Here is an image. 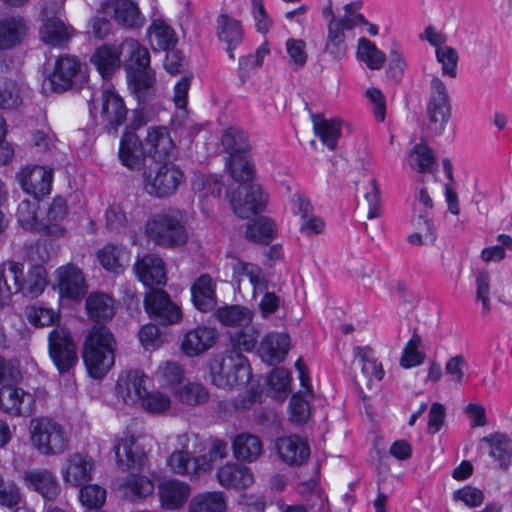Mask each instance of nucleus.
I'll list each match as a JSON object with an SVG mask.
<instances>
[{"label": "nucleus", "mask_w": 512, "mask_h": 512, "mask_svg": "<svg viewBox=\"0 0 512 512\" xmlns=\"http://www.w3.org/2000/svg\"><path fill=\"white\" fill-rule=\"evenodd\" d=\"M48 284L44 266L36 264L24 273V265L12 260L0 264V295L2 301L11 300L13 294L21 293L28 298H36L43 293Z\"/></svg>", "instance_id": "1"}, {"label": "nucleus", "mask_w": 512, "mask_h": 512, "mask_svg": "<svg viewBox=\"0 0 512 512\" xmlns=\"http://www.w3.org/2000/svg\"><path fill=\"white\" fill-rule=\"evenodd\" d=\"M149 241L163 248L184 246L189 238L185 216L178 209H166L152 214L145 223Z\"/></svg>", "instance_id": "2"}, {"label": "nucleus", "mask_w": 512, "mask_h": 512, "mask_svg": "<svg viewBox=\"0 0 512 512\" xmlns=\"http://www.w3.org/2000/svg\"><path fill=\"white\" fill-rule=\"evenodd\" d=\"M116 341L103 326H94L88 333L83 349V360L91 377L101 379L115 362Z\"/></svg>", "instance_id": "3"}, {"label": "nucleus", "mask_w": 512, "mask_h": 512, "mask_svg": "<svg viewBox=\"0 0 512 512\" xmlns=\"http://www.w3.org/2000/svg\"><path fill=\"white\" fill-rule=\"evenodd\" d=\"M212 383L224 390L245 385L251 377V369L247 358L237 350L226 351L215 358L210 365Z\"/></svg>", "instance_id": "4"}, {"label": "nucleus", "mask_w": 512, "mask_h": 512, "mask_svg": "<svg viewBox=\"0 0 512 512\" xmlns=\"http://www.w3.org/2000/svg\"><path fill=\"white\" fill-rule=\"evenodd\" d=\"M29 432L32 445L42 455H59L68 447V437L64 428L51 418L31 419Z\"/></svg>", "instance_id": "5"}, {"label": "nucleus", "mask_w": 512, "mask_h": 512, "mask_svg": "<svg viewBox=\"0 0 512 512\" xmlns=\"http://www.w3.org/2000/svg\"><path fill=\"white\" fill-rule=\"evenodd\" d=\"M184 181L182 170L171 162L144 170L142 174L143 190L158 199L173 196Z\"/></svg>", "instance_id": "6"}, {"label": "nucleus", "mask_w": 512, "mask_h": 512, "mask_svg": "<svg viewBox=\"0 0 512 512\" xmlns=\"http://www.w3.org/2000/svg\"><path fill=\"white\" fill-rule=\"evenodd\" d=\"M452 114L450 97L444 82L433 77L426 108L427 129L434 136H440L446 129Z\"/></svg>", "instance_id": "7"}, {"label": "nucleus", "mask_w": 512, "mask_h": 512, "mask_svg": "<svg viewBox=\"0 0 512 512\" xmlns=\"http://www.w3.org/2000/svg\"><path fill=\"white\" fill-rule=\"evenodd\" d=\"M360 23H366L365 17L353 16L348 19H332L327 23V37L324 53L333 60L341 61L347 55L349 33Z\"/></svg>", "instance_id": "8"}, {"label": "nucleus", "mask_w": 512, "mask_h": 512, "mask_svg": "<svg viewBox=\"0 0 512 512\" xmlns=\"http://www.w3.org/2000/svg\"><path fill=\"white\" fill-rule=\"evenodd\" d=\"M353 353L361 367L360 372L354 375V384L359 393L365 397V390H372L374 385L382 380L384 370L370 347L357 346Z\"/></svg>", "instance_id": "9"}, {"label": "nucleus", "mask_w": 512, "mask_h": 512, "mask_svg": "<svg viewBox=\"0 0 512 512\" xmlns=\"http://www.w3.org/2000/svg\"><path fill=\"white\" fill-rule=\"evenodd\" d=\"M48 347L49 354L59 372H67L77 363L75 344L65 329L56 327L50 331Z\"/></svg>", "instance_id": "10"}, {"label": "nucleus", "mask_w": 512, "mask_h": 512, "mask_svg": "<svg viewBox=\"0 0 512 512\" xmlns=\"http://www.w3.org/2000/svg\"><path fill=\"white\" fill-rule=\"evenodd\" d=\"M145 310L159 324H174L181 320L179 306L173 303L169 295L161 289H150L144 299Z\"/></svg>", "instance_id": "11"}, {"label": "nucleus", "mask_w": 512, "mask_h": 512, "mask_svg": "<svg viewBox=\"0 0 512 512\" xmlns=\"http://www.w3.org/2000/svg\"><path fill=\"white\" fill-rule=\"evenodd\" d=\"M35 397L22 388L7 382L0 388V409L2 412L16 416L28 417L34 413Z\"/></svg>", "instance_id": "12"}, {"label": "nucleus", "mask_w": 512, "mask_h": 512, "mask_svg": "<svg viewBox=\"0 0 512 512\" xmlns=\"http://www.w3.org/2000/svg\"><path fill=\"white\" fill-rule=\"evenodd\" d=\"M267 203V195L260 185H241L232 195L231 206L234 213L243 219L261 212Z\"/></svg>", "instance_id": "13"}, {"label": "nucleus", "mask_w": 512, "mask_h": 512, "mask_svg": "<svg viewBox=\"0 0 512 512\" xmlns=\"http://www.w3.org/2000/svg\"><path fill=\"white\" fill-rule=\"evenodd\" d=\"M17 179L26 193L40 199L51 192L53 172L39 165L27 166L17 173Z\"/></svg>", "instance_id": "14"}, {"label": "nucleus", "mask_w": 512, "mask_h": 512, "mask_svg": "<svg viewBox=\"0 0 512 512\" xmlns=\"http://www.w3.org/2000/svg\"><path fill=\"white\" fill-rule=\"evenodd\" d=\"M56 287L61 297L79 299L87 292V284L80 268L74 264L59 267L56 272Z\"/></svg>", "instance_id": "15"}, {"label": "nucleus", "mask_w": 512, "mask_h": 512, "mask_svg": "<svg viewBox=\"0 0 512 512\" xmlns=\"http://www.w3.org/2000/svg\"><path fill=\"white\" fill-rule=\"evenodd\" d=\"M144 147L147 156L159 162L173 157L176 149L169 130L164 126L148 128Z\"/></svg>", "instance_id": "16"}, {"label": "nucleus", "mask_w": 512, "mask_h": 512, "mask_svg": "<svg viewBox=\"0 0 512 512\" xmlns=\"http://www.w3.org/2000/svg\"><path fill=\"white\" fill-rule=\"evenodd\" d=\"M26 486L48 501H55L61 486L55 474L47 468H33L24 473Z\"/></svg>", "instance_id": "17"}, {"label": "nucleus", "mask_w": 512, "mask_h": 512, "mask_svg": "<svg viewBox=\"0 0 512 512\" xmlns=\"http://www.w3.org/2000/svg\"><path fill=\"white\" fill-rule=\"evenodd\" d=\"M295 367L299 373L302 390L295 393L290 399V419L294 423L303 424L309 418L310 409L308 401L302 396V393L311 394L312 386L307 367L302 358L297 359Z\"/></svg>", "instance_id": "18"}, {"label": "nucleus", "mask_w": 512, "mask_h": 512, "mask_svg": "<svg viewBox=\"0 0 512 512\" xmlns=\"http://www.w3.org/2000/svg\"><path fill=\"white\" fill-rule=\"evenodd\" d=\"M218 330L214 327L199 325L185 333L182 339V351L189 357L198 356L217 342Z\"/></svg>", "instance_id": "19"}, {"label": "nucleus", "mask_w": 512, "mask_h": 512, "mask_svg": "<svg viewBox=\"0 0 512 512\" xmlns=\"http://www.w3.org/2000/svg\"><path fill=\"white\" fill-rule=\"evenodd\" d=\"M275 450L278 457L289 466L302 465L310 455L308 444L296 435L276 439Z\"/></svg>", "instance_id": "20"}, {"label": "nucleus", "mask_w": 512, "mask_h": 512, "mask_svg": "<svg viewBox=\"0 0 512 512\" xmlns=\"http://www.w3.org/2000/svg\"><path fill=\"white\" fill-rule=\"evenodd\" d=\"M289 348V335L270 332L262 338L257 351L263 362L269 365H276L286 358Z\"/></svg>", "instance_id": "21"}, {"label": "nucleus", "mask_w": 512, "mask_h": 512, "mask_svg": "<svg viewBox=\"0 0 512 512\" xmlns=\"http://www.w3.org/2000/svg\"><path fill=\"white\" fill-rule=\"evenodd\" d=\"M102 122L106 125L109 132H116L121 126L127 115V108L123 99L111 89L102 92Z\"/></svg>", "instance_id": "22"}, {"label": "nucleus", "mask_w": 512, "mask_h": 512, "mask_svg": "<svg viewBox=\"0 0 512 512\" xmlns=\"http://www.w3.org/2000/svg\"><path fill=\"white\" fill-rule=\"evenodd\" d=\"M138 279L152 289L166 283V273L163 260L155 254H147L134 264Z\"/></svg>", "instance_id": "23"}, {"label": "nucleus", "mask_w": 512, "mask_h": 512, "mask_svg": "<svg viewBox=\"0 0 512 512\" xmlns=\"http://www.w3.org/2000/svg\"><path fill=\"white\" fill-rule=\"evenodd\" d=\"M118 466L123 470L140 469L144 465L145 452L134 436L126 435L114 446Z\"/></svg>", "instance_id": "24"}, {"label": "nucleus", "mask_w": 512, "mask_h": 512, "mask_svg": "<svg viewBox=\"0 0 512 512\" xmlns=\"http://www.w3.org/2000/svg\"><path fill=\"white\" fill-rule=\"evenodd\" d=\"M147 377L139 370L121 374L117 380L116 393L125 403L140 401L146 389Z\"/></svg>", "instance_id": "25"}, {"label": "nucleus", "mask_w": 512, "mask_h": 512, "mask_svg": "<svg viewBox=\"0 0 512 512\" xmlns=\"http://www.w3.org/2000/svg\"><path fill=\"white\" fill-rule=\"evenodd\" d=\"M94 462L91 457L80 453L72 454L62 470V477L66 484L78 487L91 480Z\"/></svg>", "instance_id": "26"}, {"label": "nucleus", "mask_w": 512, "mask_h": 512, "mask_svg": "<svg viewBox=\"0 0 512 512\" xmlns=\"http://www.w3.org/2000/svg\"><path fill=\"white\" fill-rule=\"evenodd\" d=\"M216 33L218 39L227 45L226 51L230 59H234L233 51L243 40L241 22L226 13H221L216 19Z\"/></svg>", "instance_id": "27"}, {"label": "nucleus", "mask_w": 512, "mask_h": 512, "mask_svg": "<svg viewBox=\"0 0 512 512\" xmlns=\"http://www.w3.org/2000/svg\"><path fill=\"white\" fill-rule=\"evenodd\" d=\"M216 478L221 486L234 489L247 488L254 482L251 469L240 463H227L221 466Z\"/></svg>", "instance_id": "28"}, {"label": "nucleus", "mask_w": 512, "mask_h": 512, "mask_svg": "<svg viewBox=\"0 0 512 512\" xmlns=\"http://www.w3.org/2000/svg\"><path fill=\"white\" fill-rule=\"evenodd\" d=\"M146 155L144 143L135 133L126 132L122 135L118 156L124 166L132 170L139 169Z\"/></svg>", "instance_id": "29"}, {"label": "nucleus", "mask_w": 512, "mask_h": 512, "mask_svg": "<svg viewBox=\"0 0 512 512\" xmlns=\"http://www.w3.org/2000/svg\"><path fill=\"white\" fill-rule=\"evenodd\" d=\"M91 62L104 79L110 78L121 66V44H103L91 56Z\"/></svg>", "instance_id": "30"}, {"label": "nucleus", "mask_w": 512, "mask_h": 512, "mask_svg": "<svg viewBox=\"0 0 512 512\" xmlns=\"http://www.w3.org/2000/svg\"><path fill=\"white\" fill-rule=\"evenodd\" d=\"M126 73L151 68L150 53L139 41L127 38L121 43Z\"/></svg>", "instance_id": "31"}, {"label": "nucleus", "mask_w": 512, "mask_h": 512, "mask_svg": "<svg viewBox=\"0 0 512 512\" xmlns=\"http://www.w3.org/2000/svg\"><path fill=\"white\" fill-rule=\"evenodd\" d=\"M80 69V63L75 57L65 55L57 59L55 69L49 77L51 88L55 92L68 89L74 76Z\"/></svg>", "instance_id": "32"}, {"label": "nucleus", "mask_w": 512, "mask_h": 512, "mask_svg": "<svg viewBox=\"0 0 512 512\" xmlns=\"http://www.w3.org/2000/svg\"><path fill=\"white\" fill-rule=\"evenodd\" d=\"M126 74L129 89L135 95L138 102L146 103L149 101L155 93V71L152 68H148Z\"/></svg>", "instance_id": "33"}, {"label": "nucleus", "mask_w": 512, "mask_h": 512, "mask_svg": "<svg viewBox=\"0 0 512 512\" xmlns=\"http://www.w3.org/2000/svg\"><path fill=\"white\" fill-rule=\"evenodd\" d=\"M23 18L7 16L0 19V49L7 50L19 45L27 35Z\"/></svg>", "instance_id": "34"}, {"label": "nucleus", "mask_w": 512, "mask_h": 512, "mask_svg": "<svg viewBox=\"0 0 512 512\" xmlns=\"http://www.w3.org/2000/svg\"><path fill=\"white\" fill-rule=\"evenodd\" d=\"M232 278L238 284V287H240L243 279L247 278L253 287L254 297H256L257 293H262L266 289L267 280L262 269L250 262L237 260L232 265Z\"/></svg>", "instance_id": "35"}, {"label": "nucleus", "mask_w": 512, "mask_h": 512, "mask_svg": "<svg viewBox=\"0 0 512 512\" xmlns=\"http://www.w3.org/2000/svg\"><path fill=\"white\" fill-rule=\"evenodd\" d=\"M158 492L162 506L167 510H176L187 501L190 487L179 480H168L159 486Z\"/></svg>", "instance_id": "36"}, {"label": "nucleus", "mask_w": 512, "mask_h": 512, "mask_svg": "<svg viewBox=\"0 0 512 512\" xmlns=\"http://www.w3.org/2000/svg\"><path fill=\"white\" fill-rule=\"evenodd\" d=\"M216 284L207 275H201L191 287L192 301L202 312L212 310L216 306Z\"/></svg>", "instance_id": "37"}, {"label": "nucleus", "mask_w": 512, "mask_h": 512, "mask_svg": "<svg viewBox=\"0 0 512 512\" xmlns=\"http://www.w3.org/2000/svg\"><path fill=\"white\" fill-rule=\"evenodd\" d=\"M149 43L155 51H165L177 44L174 29L162 19H154L147 30Z\"/></svg>", "instance_id": "38"}, {"label": "nucleus", "mask_w": 512, "mask_h": 512, "mask_svg": "<svg viewBox=\"0 0 512 512\" xmlns=\"http://www.w3.org/2000/svg\"><path fill=\"white\" fill-rule=\"evenodd\" d=\"M119 489L126 500L136 502L153 493L154 483L146 476L130 474L122 479Z\"/></svg>", "instance_id": "39"}, {"label": "nucleus", "mask_w": 512, "mask_h": 512, "mask_svg": "<svg viewBox=\"0 0 512 512\" xmlns=\"http://www.w3.org/2000/svg\"><path fill=\"white\" fill-rule=\"evenodd\" d=\"M41 40L45 43L63 48L70 40V32L59 15L46 16L39 30Z\"/></svg>", "instance_id": "40"}, {"label": "nucleus", "mask_w": 512, "mask_h": 512, "mask_svg": "<svg viewBox=\"0 0 512 512\" xmlns=\"http://www.w3.org/2000/svg\"><path fill=\"white\" fill-rule=\"evenodd\" d=\"M232 449L238 460L254 462L263 453V443L256 435L240 433L233 439Z\"/></svg>", "instance_id": "41"}, {"label": "nucleus", "mask_w": 512, "mask_h": 512, "mask_svg": "<svg viewBox=\"0 0 512 512\" xmlns=\"http://www.w3.org/2000/svg\"><path fill=\"white\" fill-rule=\"evenodd\" d=\"M313 129L321 142L330 150L337 147L338 139L341 136V123L337 119H325L320 114H311Z\"/></svg>", "instance_id": "42"}, {"label": "nucleus", "mask_w": 512, "mask_h": 512, "mask_svg": "<svg viewBox=\"0 0 512 512\" xmlns=\"http://www.w3.org/2000/svg\"><path fill=\"white\" fill-rule=\"evenodd\" d=\"M215 318L224 326H248L253 319V312L241 305H225L216 309Z\"/></svg>", "instance_id": "43"}, {"label": "nucleus", "mask_w": 512, "mask_h": 512, "mask_svg": "<svg viewBox=\"0 0 512 512\" xmlns=\"http://www.w3.org/2000/svg\"><path fill=\"white\" fill-rule=\"evenodd\" d=\"M114 14L116 21L127 28H140L145 22L137 3L132 0H116Z\"/></svg>", "instance_id": "44"}, {"label": "nucleus", "mask_w": 512, "mask_h": 512, "mask_svg": "<svg viewBox=\"0 0 512 512\" xmlns=\"http://www.w3.org/2000/svg\"><path fill=\"white\" fill-rule=\"evenodd\" d=\"M68 208L66 200L61 196L54 197L53 201L48 207L44 230L47 235L61 236L64 233V228L61 222L67 216Z\"/></svg>", "instance_id": "45"}, {"label": "nucleus", "mask_w": 512, "mask_h": 512, "mask_svg": "<svg viewBox=\"0 0 512 512\" xmlns=\"http://www.w3.org/2000/svg\"><path fill=\"white\" fill-rule=\"evenodd\" d=\"M226 499L222 492H204L195 495L189 503V512H225Z\"/></svg>", "instance_id": "46"}, {"label": "nucleus", "mask_w": 512, "mask_h": 512, "mask_svg": "<svg viewBox=\"0 0 512 512\" xmlns=\"http://www.w3.org/2000/svg\"><path fill=\"white\" fill-rule=\"evenodd\" d=\"M86 309L95 322L110 320L114 315L113 300L103 293L91 294L86 300Z\"/></svg>", "instance_id": "47"}, {"label": "nucleus", "mask_w": 512, "mask_h": 512, "mask_svg": "<svg viewBox=\"0 0 512 512\" xmlns=\"http://www.w3.org/2000/svg\"><path fill=\"white\" fill-rule=\"evenodd\" d=\"M167 465L176 474L195 476L201 470L200 459L190 451H174L167 459Z\"/></svg>", "instance_id": "48"}, {"label": "nucleus", "mask_w": 512, "mask_h": 512, "mask_svg": "<svg viewBox=\"0 0 512 512\" xmlns=\"http://www.w3.org/2000/svg\"><path fill=\"white\" fill-rule=\"evenodd\" d=\"M490 446V456L500 462L501 468H507L512 457V440L505 434L495 433L482 439Z\"/></svg>", "instance_id": "49"}, {"label": "nucleus", "mask_w": 512, "mask_h": 512, "mask_svg": "<svg viewBox=\"0 0 512 512\" xmlns=\"http://www.w3.org/2000/svg\"><path fill=\"white\" fill-rule=\"evenodd\" d=\"M275 222L267 217H259L247 224L246 237L256 243L268 244L275 235Z\"/></svg>", "instance_id": "50"}, {"label": "nucleus", "mask_w": 512, "mask_h": 512, "mask_svg": "<svg viewBox=\"0 0 512 512\" xmlns=\"http://www.w3.org/2000/svg\"><path fill=\"white\" fill-rule=\"evenodd\" d=\"M356 55L371 70L381 69L386 60L385 53L378 49L372 41L364 37L358 40Z\"/></svg>", "instance_id": "51"}, {"label": "nucleus", "mask_w": 512, "mask_h": 512, "mask_svg": "<svg viewBox=\"0 0 512 512\" xmlns=\"http://www.w3.org/2000/svg\"><path fill=\"white\" fill-rule=\"evenodd\" d=\"M224 149L229 153V157L249 153L250 143L247 134L235 127L228 128L221 138Z\"/></svg>", "instance_id": "52"}, {"label": "nucleus", "mask_w": 512, "mask_h": 512, "mask_svg": "<svg viewBox=\"0 0 512 512\" xmlns=\"http://www.w3.org/2000/svg\"><path fill=\"white\" fill-rule=\"evenodd\" d=\"M98 260L106 270L118 273L128 264L129 256L125 249L111 245L98 252Z\"/></svg>", "instance_id": "53"}, {"label": "nucleus", "mask_w": 512, "mask_h": 512, "mask_svg": "<svg viewBox=\"0 0 512 512\" xmlns=\"http://www.w3.org/2000/svg\"><path fill=\"white\" fill-rule=\"evenodd\" d=\"M412 223L418 230L417 232L409 235L408 242L413 245H423L433 243L436 239L435 229L432 221L426 218L425 215H413Z\"/></svg>", "instance_id": "54"}, {"label": "nucleus", "mask_w": 512, "mask_h": 512, "mask_svg": "<svg viewBox=\"0 0 512 512\" xmlns=\"http://www.w3.org/2000/svg\"><path fill=\"white\" fill-rule=\"evenodd\" d=\"M175 397L182 404L196 406L205 404L209 393L200 383H188L175 392Z\"/></svg>", "instance_id": "55"}, {"label": "nucleus", "mask_w": 512, "mask_h": 512, "mask_svg": "<svg viewBox=\"0 0 512 512\" xmlns=\"http://www.w3.org/2000/svg\"><path fill=\"white\" fill-rule=\"evenodd\" d=\"M227 165L235 181L245 183L253 179L254 164L250 161L248 153L229 157Z\"/></svg>", "instance_id": "56"}, {"label": "nucleus", "mask_w": 512, "mask_h": 512, "mask_svg": "<svg viewBox=\"0 0 512 512\" xmlns=\"http://www.w3.org/2000/svg\"><path fill=\"white\" fill-rule=\"evenodd\" d=\"M183 377V368L176 361H164L159 364L155 371V379L163 387L179 384Z\"/></svg>", "instance_id": "57"}, {"label": "nucleus", "mask_w": 512, "mask_h": 512, "mask_svg": "<svg viewBox=\"0 0 512 512\" xmlns=\"http://www.w3.org/2000/svg\"><path fill=\"white\" fill-rule=\"evenodd\" d=\"M409 165L420 173L430 172L435 162L432 150L425 144H417L408 156Z\"/></svg>", "instance_id": "58"}, {"label": "nucleus", "mask_w": 512, "mask_h": 512, "mask_svg": "<svg viewBox=\"0 0 512 512\" xmlns=\"http://www.w3.org/2000/svg\"><path fill=\"white\" fill-rule=\"evenodd\" d=\"M421 343V336L414 332L403 349L402 356L400 358V364L402 367L411 368L423 363L425 355L418 350Z\"/></svg>", "instance_id": "59"}, {"label": "nucleus", "mask_w": 512, "mask_h": 512, "mask_svg": "<svg viewBox=\"0 0 512 512\" xmlns=\"http://www.w3.org/2000/svg\"><path fill=\"white\" fill-rule=\"evenodd\" d=\"M291 376L284 368H275L268 377V385L273 392V397L284 399L290 391Z\"/></svg>", "instance_id": "60"}, {"label": "nucleus", "mask_w": 512, "mask_h": 512, "mask_svg": "<svg viewBox=\"0 0 512 512\" xmlns=\"http://www.w3.org/2000/svg\"><path fill=\"white\" fill-rule=\"evenodd\" d=\"M245 327L231 333L230 342L239 351L251 352L256 347L259 331L255 327Z\"/></svg>", "instance_id": "61"}, {"label": "nucleus", "mask_w": 512, "mask_h": 512, "mask_svg": "<svg viewBox=\"0 0 512 512\" xmlns=\"http://www.w3.org/2000/svg\"><path fill=\"white\" fill-rule=\"evenodd\" d=\"M22 104L19 86L10 80L0 81V108L14 109Z\"/></svg>", "instance_id": "62"}, {"label": "nucleus", "mask_w": 512, "mask_h": 512, "mask_svg": "<svg viewBox=\"0 0 512 512\" xmlns=\"http://www.w3.org/2000/svg\"><path fill=\"white\" fill-rule=\"evenodd\" d=\"M435 55L438 63L441 64L442 74L455 78L459 60L456 49L451 46L438 47V49L435 50Z\"/></svg>", "instance_id": "63"}, {"label": "nucleus", "mask_w": 512, "mask_h": 512, "mask_svg": "<svg viewBox=\"0 0 512 512\" xmlns=\"http://www.w3.org/2000/svg\"><path fill=\"white\" fill-rule=\"evenodd\" d=\"M141 406L150 413H163L170 408L171 400L168 395L159 392L146 391L140 400Z\"/></svg>", "instance_id": "64"}]
</instances>
